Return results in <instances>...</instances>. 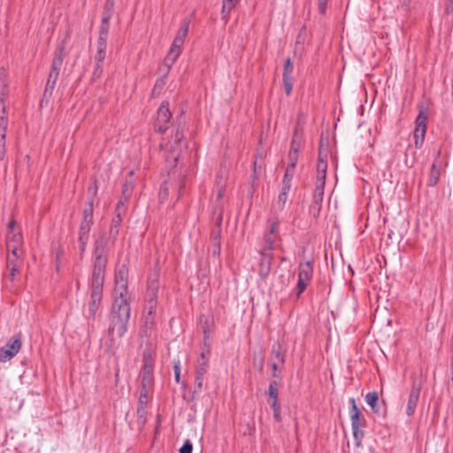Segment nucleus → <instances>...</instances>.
<instances>
[{
    "label": "nucleus",
    "instance_id": "f257e3e1",
    "mask_svg": "<svg viewBox=\"0 0 453 453\" xmlns=\"http://www.w3.org/2000/svg\"><path fill=\"white\" fill-rule=\"evenodd\" d=\"M131 314V306L129 302L124 300L113 301L110 314L108 334L113 336L114 332L119 338H122L127 332Z\"/></svg>",
    "mask_w": 453,
    "mask_h": 453
},
{
    "label": "nucleus",
    "instance_id": "f03ea898",
    "mask_svg": "<svg viewBox=\"0 0 453 453\" xmlns=\"http://www.w3.org/2000/svg\"><path fill=\"white\" fill-rule=\"evenodd\" d=\"M182 113L176 118L178 124L174 127V133L166 143L167 153L165 160L169 165H175L182 151L188 148L187 142L184 140V124L181 123Z\"/></svg>",
    "mask_w": 453,
    "mask_h": 453
},
{
    "label": "nucleus",
    "instance_id": "7ed1b4c3",
    "mask_svg": "<svg viewBox=\"0 0 453 453\" xmlns=\"http://www.w3.org/2000/svg\"><path fill=\"white\" fill-rule=\"evenodd\" d=\"M106 233L102 232L94 242L93 266L91 276L105 277V269L108 263L106 252L109 241Z\"/></svg>",
    "mask_w": 453,
    "mask_h": 453
},
{
    "label": "nucleus",
    "instance_id": "20e7f679",
    "mask_svg": "<svg viewBox=\"0 0 453 453\" xmlns=\"http://www.w3.org/2000/svg\"><path fill=\"white\" fill-rule=\"evenodd\" d=\"M105 277L91 276L88 280L90 288V299L88 303V311H83V316L91 324L96 319V315L102 305L103 290Z\"/></svg>",
    "mask_w": 453,
    "mask_h": 453
},
{
    "label": "nucleus",
    "instance_id": "39448f33",
    "mask_svg": "<svg viewBox=\"0 0 453 453\" xmlns=\"http://www.w3.org/2000/svg\"><path fill=\"white\" fill-rule=\"evenodd\" d=\"M349 402L350 403L349 414L353 438L356 445L360 446L365 436V432L362 428L365 426L366 421L355 399L353 397L349 398Z\"/></svg>",
    "mask_w": 453,
    "mask_h": 453
},
{
    "label": "nucleus",
    "instance_id": "423d86ee",
    "mask_svg": "<svg viewBox=\"0 0 453 453\" xmlns=\"http://www.w3.org/2000/svg\"><path fill=\"white\" fill-rule=\"evenodd\" d=\"M313 265L314 259L312 257L305 261H301L298 265V280L295 288L297 297L304 292L308 284L312 280L314 271Z\"/></svg>",
    "mask_w": 453,
    "mask_h": 453
},
{
    "label": "nucleus",
    "instance_id": "0eeeda50",
    "mask_svg": "<svg viewBox=\"0 0 453 453\" xmlns=\"http://www.w3.org/2000/svg\"><path fill=\"white\" fill-rule=\"evenodd\" d=\"M22 347V334L20 333L14 334L0 349V362L4 363L12 359Z\"/></svg>",
    "mask_w": 453,
    "mask_h": 453
},
{
    "label": "nucleus",
    "instance_id": "6e6552de",
    "mask_svg": "<svg viewBox=\"0 0 453 453\" xmlns=\"http://www.w3.org/2000/svg\"><path fill=\"white\" fill-rule=\"evenodd\" d=\"M172 119V113L169 109V102L163 101L157 109V117L154 122V130L158 134H164L169 127Z\"/></svg>",
    "mask_w": 453,
    "mask_h": 453
},
{
    "label": "nucleus",
    "instance_id": "1a4fd4ad",
    "mask_svg": "<svg viewBox=\"0 0 453 453\" xmlns=\"http://www.w3.org/2000/svg\"><path fill=\"white\" fill-rule=\"evenodd\" d=\"M422 385L423 384L420 379H418L416 376H411V388L408 397L405 411L408 417H412L415 413L419 400Z\"/></svg>",
    "mask_w": 453,
    "mask_h": 453
},
{
    "label": "nucleus",
    "instance_id": "9d476101",
    "mask_svg": "<svg viewBox=\"0 0 453 453\" xmlns=\"http://www.w3.org/2000/svg\"><path fill=\"white\" fill-rule=\"evenodd\" d=\"M142 370L141 385L150 387L153 382L154 358L150 351H144L142 355Z\"/></svg>",
    "mask_w": 453,
    "mask_h": 453
},
{
    "label": "nucleus",
    "instance_id": "9b49d317",
    "mask_svg": "<svg viewBox=\"0 0 453 453\" xmlns=\"http://www.w3.org/2000/svg\"><path fill=\"white\" fill-rule=\"evenodd\" d=\"M159 288V272L155 269L150 272L148 276L145 301H153L157 303V294Z\"/></svg>",
    "mask_w": 453,
    "mask_h": 453
},
{
    "label": "nucleus",
    "instance_id": "f8f14e48",
    "mask_svg": "<svg viewBox=\"0 0 453 453\" xmlns=\"http://www.w3.org/2000/svg\"><path fill=\"white\" fill-rule=\"evenodd\" d=\"M7 250L9 252L7 256V265L10 268V279L12 281L14 280L15 273L22 265V251L20 248H16L15 246L7 248Z\"/></svg>",
    "mask_w": 453,
    "mask_h": 453
},
{
    "label": "nucleus",
    "instance_id": "ddd939ff",
    "mask_svg": "<svg viewBox=\"0 0 453 453\" xmlns=\"http://www.w3.org/2000/svg\"><path fill=\"white\" fill-rule=\"evenodd\" d=\"M65 42H62L57 46L55 50L53 59L51 62L50 71L49 73V75L53 76L54 78H58L59 76L65 58Z\"/></svg>",
    "mask_w": 453,
    "mask_h": 453
},
{
    "label": "nucleus",
    "instance_id": "4468645a",
    "mask_svg": "<svg viewBox=\"0 0 453 453\" xmlns=\"http://www.w3.org/2000/svg\"><path fill=\"white\" fill-rule=\"evenodd\" d=\"M294 65L292 63V60L290 58H287L284 61L283 65V73H282V81H283V87L284 91L287 96H289L292 93L293 90V85H294Z\"/></svg>",
    "mask_w": 453,
    "mask_h": 453
},
{
    "label": "nucleus",
    "instance_id": "2eb2a0df",
    "mask_svg": "<svg viewBox=\"0 0 453 453\" xmlns=\"http://www.w3.org/2000/svg\"><path fill=\"white\" fill-rule=\"evenodd\" d=\"M323 198V184H316V188L313 192L312 202L309 207V213L314 219L318 218L320 214Z\"/></svg>",
    "mask_w": 453,
    "mask_h": 453
},
{
    "label": "nucleus",
    "instance_id": "dca6fc26",
    "mask_svg": "<svg viewBox=\"0 0 453 453\" xmlns=\"http://www.w3.org/2000/svg\"><path fill=\"white\" fill-rule=\"evenodd\" d=\"M260 260L258 265V274L261 279H266L271 272L273 253L271 251L259 250Z\"/></svg>",
    "mask_w": 453,
    "mask_h": 453
},
{
    "label": "nucleus",
    "instance_id": "f3484780",
    "mask_svg": "<svg viewBox=\"0 0 453 453\" xmlns=\"http://www.w3.org/2000/svg\"><path fill=\"white\" fill-rule=\"evenodd\" d=\"M94 211H91V207L84 208L82 211V219L79 227V233L81 234H89L91 227L94 224Z\"/></svg>",
    "mask_w": 453,
    "mask_h": 453
},
{
    "label": "nucleus",
    "instance_id": "a211bd4d",
    "mask_svg": "<svg viewBox=\"0 0 453 453\" xmlns=\"http://www.w3.org/2000/svg\"><path fill=\"white\" fill-rule=\"evenodd\" d=\"M426 121H427V116L424 112V111L421 110L415 120L416 127H415V130H414V136L425 138L426 132Z\"/></svg>",
    "mask_w": 453,
    "mask_h": 453
},
{
    "label": "nucleus",
    "instance_id": "6ab92c4d",
    "mask_svg": "<svg viewBox=\"0 0 453 453\" xmlns=\"http://www.w3.org/2000/svg\"><path fill=\"white\" fill-rule=\"evenodd\" d=\"M125 214L115 212L114 217L112 218L111 224L109 230V235L111 239L112 243L114 244L119 233V228L123 220V216Z\"/></svg>",
    "mask_w": 453,
    "mask_h": 453
},
{
    "label": "nucleus",
    "instance_id": "aec40b11",
    "mask_svg": "<svg viewBox=\"0 0 453 453\" xmlns=\"http://www.w3.org/2000/svg\"><path fill=\"white\" fill-rule=\"evenodd\" d=\"M286 353L287 349L281 342L279 341L273 342L271 354L275 359L274 361L278 362L280 365H284L286 361Z\"/></svg>",
    "mask_w": 453,
    "mask_h": 453
},
{
    "label": "nucleus",
    "instance_id": "412c9836",
    "mask_svg": "<svg viewBox=\"0 0 453 453\" xmlns=\"http://www.w3.org/2000/svg\"><path fill=\"white\" fill-rule=\"evenodd\" d=\"M441 163L438 159L434 160L428 176L427 185L430 187H435L439 181L441 176Z\"/></svg>",
    "mask_w": 453,
    "mask_h": 453
},
{
    "label": "nucleus",
    "instance_id": "4be33fe9",
    "mask_svg": "<svg viewBox=\"0 0 453 453\" xmlns=\"http://www.w3.org/2000/svg\"><path fill=\"white\" fill-rule=\"evenodd\" d=\"M124 300L130 303L131 296L128 294V284H115L113 301Z\"/></svg>",
    "mask_w": 453,
    "mask_h": 453
},
{
    "label": "nucleus",
    "instance_id": "5701e85b",
    "mask_svg": "<svg viewBox=\"0 0 453 453\" xmlns=\"http://www.w3.org/2000/svg\"><path fill=\"white\" fill-rule=\"evenodd\" d=\"M58 78H54L53 76L49 75L48 80L46 82V86L44 88V92L41 100V105L45 102L46 104L49 103L50 99L51 98L53 95V91L55 89L57 81Z\"/></svg>",
    "mask_w": 453,
    "mask_h": 453
},
{
    "label": "nucleus",
    "instance_id": "b1692460",
    "mask_svg": "<svg viewBox=\"0 0 453 453\" xmlns=\"http://www.w3.org/2000/svg\"><path fill=\"white\" fill-rule=\"evenodd\" d=\"M23 244V236L19 231H7L6 234V247L15 246L16 248H21Z\"/></svg>",
    "mask_w": 453,
    "mask_h": 453
},
{
    "label": "nucleus",
    "instance_id": "393cba45",
    "mask_svg": "<svg viewBox=\"0 0 453 453\" xmlns=\"http://www.w3.org/2000/svg\"><path fill=\"white\" fill-rule=\"evenodd\" d=\"M298 156H299V150H296V147L295 149H290L288 152V164L287 165V168L285 170V173L294 174L296 173V166L298 161Z\"/></svg>",
    "mask_w": 453,
    "mask_h": 453
},
{
    "label": "nucleus",
    "instance_id": "a878e982",
    "mask_svg": "<svg viewBox=\"0 0 453 453\" xmlns=\"http://www.w3.org/2000/svg\"><path fill=\"white\" fill-rule=\"evenodd\" d=\"M221 225H222V210L219 209V215L216 217L215 226L211 231V238L212 240V242H220Z\"/></svg>",
    "mask_w": 453,
    "mask_h": 453
},
{
    "label": "nucleus",
    "instance_id": "bb28decb",
    "mask_svg": "<svg viewBox=\"0 0 453 453\" xmlns=\"http://www.w3.org/2000/svg\"><path fill=\"white\" fill-rule=\"evenodd\" d=\"M180 52H181L180 50H177V49H174V48H172V47L170 48V50H168L165 58L164 59V65L166 67V73H169L171 67L176 62V60L179 58Z\"/></svg>",
    "mask_w": 453,
    "mask_h": 453
},
{
    "label": "nucleus",
    "instance_id": "cd10ccee",
    "mask_svg": "<svg viewBox=\"0 0 453 453\" xmlns=\"http://www.w3.org/2000/svg\"><path fill=\"white\" fill-rule=\"evenodd\" d=\"M97 191H98L97 181L96 180H94L91 181V183L88 187V197L86 202L85 208H89V206H90L91 211H94V202H95V198L97 195Z\"/></svg>",
    "mask_w": 453,
    "mask_h": 453
},
{
    "label": "nucleus",
    "instance_id": "c85d7f7f",
    "mask_svg": "<svg viewBox=\"0 0 453 453\" xmlns=\"http://www.w3.org/2000/svg\"><path fill=\"white\" fill-rule=\"evenodd\" d=\"M136 415H137V429L139 432L142 431L144 428L146 423H147V406L145 405H137L136 410Z\"/></svg>",
    "mask_w": 453,
    "mask_h": 453
},
{
    "label": "nucleus",
    "instance_id": "c756f323",
    "mask_svg": "<svg viewBox=\"0 0 453 453\" xmlns=\"http://www.w3.org/2000/svg\"><path fill=\"white\" fill-rule=\"evenodd\" d=\"M365 401L374 413H380V407L379 405V396L376 391L368 392L365 395Z\"/></svg>",
    "mask_w": 453,
    "mask_h": 453
},
{
    "label": "nucleus",
    "instance_id": "7c9ffc66",
    "mask_svg": "<svg viewBox=\"0 0 453 453\" xmlns=\"http://www.w3.org/2000/svg\"><path fill=\"white\" fill-rule=\"evenodd\" d=\"M326 168L327 163L326 160H319L317 165V184H323V188H325V180L326 176Z\"/></svg>",
    "mask_w": 453,
    "mask_h": 453
},
{
    "label": "nucleus",
    "instance_id": "2f4dec72",
    "mask_svg": "<svg viewBox=\"0 0 453 453\" xmlns=\"http://www.w3.org/2000/svg\"><path fill=\"white\" fill-rule=\"evenodd\" d=\"M115 284H128V268L123 265L115 276Z\"/></svg>",
    "mask_w": 453,
    "mask_h": 453
},
{
    "label": "nucleus",
    "instance_id": "473e14b6",
    "mask_svg": "<svg viewBox=\"0 0 453 453\" xmlns=\"http://www.w3.org/2000/svg\"><path fill=\"white\" fill-rule=\"evenodd\" d=\"M241 0H223L221 15L223 19H226L230 12L236 6Z\"/></svg>",
    "mask_w": 453,
    "mask_h": 453
},
{
    "label": "nucleus",
    "instance_id": "72a5a7b5",
    "mask_svg": "<svg viewBox=\"0 0 453 453\" xmlns=\"http://www.w3.org/2000/svg\"><path fill=\"white\" fill-rule=\"evenodd\" d=\"M306 39V27L303 26L298 32L296 39L295 52L303 50V44Z\"/></svg>",
    "mask_w": 453,
    "mask_h": 453
},
{
    "label": "nucleus",
    "instance_id": "f704fd0d",
    "mask_svg": "<svg viewBox=\"0 0 453 453\" xmlns=\"http://www.w3.org/2000/svg\"><path fill=\"white\" fill-rule=\"evenodd\" d=\"M277 239H278V237H276V236H272V235L264 234V246L260 250L266 251V252H268V251L273 252V250H274V245H275V242Z\"/></svg>",
    "mask_w": 453,
    "mask_h": 453
},
{
    "label": "nucleus",
    "instance_id": "c9c22d12",
    "mask_svg": "<svg viewBox=\"0 0 453 453\" xmlns=\"http://www.w3.org/2000/svg\"><path fill=\"white\" fill-rule=\"evenodd\" d=\"M303 137V132L302 129L296 125L294 130L293 137L291 140V145L290 149H295L296 147V150H299V147L302 142Z\"/></svg>",
    "mask_w": 453,
    "mask_h": 453
},
{
    "label": "nucleus",
    "instance_id": "e433bc0d",
    "mask_svg": "<svg viewBox=\"0 0 453 453\" xmlns=\"http://www.w3.org/2000/svg\"><path fill=\"white\" fill-rule=\"evenodd\" d=\"M269 402H279V390L278 382L275 380L270 381L268 388Z\"/></svg>",
    "mask_w": 453,
    "mask_h": 453
},
{
    "label": "nucleus",
    "instance_id": "4c0bfd02",
    "mask_svg": "<svg viewBox=\"0 0 453 453\" xmlns=\"http://www.w3.org/2000/svg\"><path fill=\"white\" fill-rule=\"evenodd\" d=\"M293 178H294V174L284 173L283 180H282V186L280 188V192H284L285 194H289L291 186H292Z\"/></svg>",
    "mask_w": 453,
    "mask_h": 453
},
{
    "label": "nucleus",
    "instance_id": "58836bf2",
    "mask_svg": "<svg viewBox=\"0 0 453 453\" xmlns=\"http://www.w3.org/2000/svg\"><path fill=\"white\" fill-rule=\"evenodd\" d=\"M110 20L111 19H107V18H102L101 25L99 27L98 37L108 38Z\"/></svg>",
    "mask_w": 453,
    "mask_h": 453
},
{
    "label": "nucleus",
    "instance_id": "ea45409f",
    "mask_svg": "<svg viewBox=\"0 0 453 453\" xmlns=\"http://www.w3.org/2000/svg\"><path fill=\"white\" fill-rule=\"evenodd\" d=\"M169 196V185L167 181H164L158 191V200L160 203H165Z\"/></svg>",
    "mask_w": 453,
    "mask_h": 453
},
{
    "label": "nucleus",
    "instance_id": "a19ab883",
    "mask_svg": "<svg viewBox=\"0 0 453 453\" xmlns=\"http://www.w3.org/2000/svg\"><path fill=\"white\" fill-rule=\"evenodd\" d=\"M8 96V84L4 73H0V99L6 100Z\"/></svg>",
    "mask_w": 453,
    "mask_h": 453
},
{
    "label": "nucleus",
    "instance_id": "79ce46f5",
    "mask_svg": "<svg viewBox=\"0 0 453 453\" xmlns=\"http://www.w3.org/2000/svg\"><path fill=\"white\" fill-rule=\"evenodd\" d=\"M114 12V3L112 0H106L104 11H103V18H107V19H111Z\"/></svg>",
    "mask_w": 453,
    "mask_h": 453
},
{
    "label": "nucleus",
    "instance_id": "37998d69",
    "mask_svg": "<svg viewBox=\"0 0 453 453\" xmlns=\"http://www.w3.org/2000/svg\"><path fill=\"white\" fill-rule=\"evenodd\" d=\"M269 224H270L269 229L267 231H265L264 234L280 238V235H279L280 220L276 219V220L271 221Z\"/></svg>",
    "mask_w": 453,
    "mask_h": 453
},
{
    "label": "nucleus",
    "instance_id": "c03bdc74",
    "mask_svg": "<svg viewBox=\"0 0 453 453\" xmlns=\"http://www.w3.org/2000/svg\"><path fill=\"white\" fill-rule=\"evenodd\" d=\"M269 404L273 411V419L278 423L281 422L280 403L274 400V402H269Z\"/></svg>",
    "mask_w": 453,
    "mask_h": 453
},
{
    "label": "nucleus",
    "instance_id": "a18cd8bd",
    "mask_svg": "<svg viewBox=\"0 0 453 453\" xmlns=\"http://www.w3.org/2000/svg\"><path fill=\"white\" fill-rule=\"evenodd\" d=\"M88 240L89 234H78V246L81 255H83L85 252Z\"/></svg>",
    "mask_w": 453,
    "mask_h": 453
},
{
    "label": "nucleus",
    "instance_id": "49530a36",
    "mask_svg": "<svg viewBox=\"0 0 453 453\" xmlns=\"http://www.w3.org/2000/svg\"><path fill=\"white\" fill-rule=\"evenodd\" d=\"M203 379H204V376H200V375L196 374L193 396H192L191 400H193L195 398V395L201 393V391L203 389Z\"/></svg>",
    "mask_w": 453,
    "mask_h": 453
},
{
    "label": "nucleus",
    "instance_id": "de8ad7c7",
    "mask_svg": "<svg viewBox=\"0 0 453 453\" xmlns=\"http://www.w3.org/2000/svg\"><path fill=\"white\" fill-rule=\"evenodd\" d=\"M189 23L190 22L188 19L183 20L181 27L179 29V31L177 32L175 37L185 41L188 32Z\"/></svg>",
    "mask_w": 453,
    "mask_h": 453
},
{
    "label": "nucleus",
    "instance_id": "09e8293b",
    "mask_svg": "<svg viewBox=\"0 0 453 453\" xmlns=\"http://www.w3.org/2000/svg\"><path fill=\"white\" fill-rule=\"evenodd\" d=\"M128 199H129V196H122V197L119 199V201L118 202V203L116 205L115 212L126 214V212H127V205L126 204H127Z\"/></svg>",
    "mask_w": 453,
    "mask_h": 453
},
{
    "label": "nucleus",
    "instance_id": "8fccbe9b",
    "mask_svg": "<svg viewBox=\"0 0 453 453\" xmlns=\"http://www.w3.org/2000/svg\"><path fill=\"white\" fill-rule=\"evenodd\" d=\"M149 388L150 387L142 386V389L140 391V395H139L137 405H145V406H147Z\"/></svg>",
    "mask_w": 453,
    "mask_h": 453
},
{
    "label": "nucleus",
    "instance_id": "3c124183",
    "mask_svg": "<svg viewBox=\"0 0 453 453\" xmlns=\"http://www.w3.org/2000/svg\"><path fill=\"white\" fill-rule=\"evenodd\" d=\"M288 199V194H285L284 192L279 193V196H278V198L276 201V205L279 210L282 211L284 209Z\"/></svg>",
    "mask_w": 453,
    "mask_h": 453
},
{
    "label": "nucleus",
    "instance_id": "603ef678",
    "mask_svg": "<svg viewBox=\"0 0 453 453\" xmlns=\"http://www.w3.org/2000/svg\"><path fill=\"white\" fill-rule=\"evenodd\" d=\"M103 65H104V63L95 62V66H94V70H93V73H92L93 81H96L102 76L103 72H104Z\"/></svg>",
    "mask_w": 453,
    "mask_h": 453
},
{
    "label": "nucleus",
    "instance_id": "864d4df0",
    "mask_svg": "<svg viewBox=\"0 0 453 453\" xmlns=\"http://www.w3.org/2000/svg\"><path fill=\"white\" fill-rule=\"evenodd\" d=\"M208 362H197L196 366V374L204 376L207 372Z\"/></svg>",
    "mask_w": 453,
    "mask_h": 453
},
{
    "label": "nucleus",
    "instance_id": "5fc2aeb1",
    "mask_svg": "<svg viewBox=\"0 0 453 453\" xmlns=\"http://www.w3.org/2000/svg\"><path fill=\"white\" fill-rule=\"evenodd\" d=\"M134 184L131 181H126L122 188V196H131Z\"/></svg>",
    "mask_w": 453,
    "mask_h": 453
},
{
    "label": "nucleus",
    "instance_id": "6e6d98bb",
    "mask_svg": "<svg viewBox=\"0 0 453 453\" xmlns=\"http://www.w3.org/2000/svg\"><path fill=\"white\" fill-rule=\"evenodd\" d=\"M143 324L146 329H151L155 324V317L143 315Z\"/></svg>",
    "mask_w": 453,
    "mask_h": 453
},
{
    "label": "nucleus",
    "instance_id": "4d7b16f0",
    "mask_svg": "<svg viewBox=\"0 0 453 453\" xmlns=\"http://www.w3.org/2000/svg\"><path fill=\"white\" fill-rule=\"evenodd\" d=\"M193 444L190 440H186L180 449V453H192Z\"/></svg>",
    "mask_w": 453,
    "mask_h": 453
},
{
    "label": "nucleus",
    "instance_id": "13d9d810",
    "mask_svg": "<svg viewBox=\"0 0 453 453\" xmlns=\"http://www.w3.org/2000/svg\"><path fill=\"white\" fill-rule=\"evenodd\" d=\"M107 38L98 37L96 43V50L106 51Z\"/></svg>",
    "mask_w": 453,
    "mask_h": 453
},
{
    "label": "nucleus",
    "instance_id": "bf43d9fd",
    "mask_svg": "<svg viewBox=\"0 0 453 453\" xmlns=\"http://www.w3.org/2000/svg\"><path fill=\"white\" fill-rule=\"evenodd\" d=\"M212 256L215 257H219L221 252V242H213L212 243Z\"/></svg>",
    "mask_w": 453,
    "mask_h": 453
},
{
    "label": "nucleus",
    "instance_id": "052dcab7",
    "mask_svg": "<svg viewBox=\"0 0 453 453\" xmlns=\"http://www.w3.org/2000/svg\"><path fill=\"white\" fill-rule=\"evenodd\" d=\"M0 117H3L4 119L8 118L6 104L4 99H0Z\"/></svg>",
    "mask_w": 453,
    "mask_h": 453
},
{
    "label": "nucleus",
    "instance_id": "680f3d73",
    "mask_svg": "<svg viewBox=\"0 0 453 453\" xmlns=\"http://www.w3.org/2000/svg\"><path fill=\"white\" fill-rule=\"evenodd\" d=\"M173 371H174L175 381L176 382H180V361H177V362L174 363Z\"/></svg>",
    "mask_w": 453,
    "mask_h": 453
},
{
    "label": "nucleus",
    "instance_id": "e2e57ef3",
    "mask_svg": "<svg viewBox=\"0 0 453 453\" xmlns=\"http://www.w3.org/2000/svg\"><path fill=\"white\" fill-rule=\"evenodd\" d=\"M5 145H6V139L0 137V160H4V158L5 157V152H6Z\"/></svg>",
    "mask_w": 453,
    "mask_h": 453
},
{
    "label": "nucleus",
    "instance_id": "0e129e2a",
    "mask_svg": "<svg viewBox=\"0 0 453 453\" xmlns=\"http://www.w3.org/2000/svg\"><path fill=\"white\" fill-rule=\"evenodd\" d=\"M444 13L446 15L453 13V0L445 1Z\"/></svg>",
    "mask_w": 453,
    "mask_h": 453
},
{
    "label": "nucleus",
    "instance_id": "69168bd1",
    "mask_svg": "<svg viewBox=\"0 0 453 453\" xmlns=\"http://www.w3.org/2000/svg\"><path fill=\"white\" fill-rule=\"evenodd\" d=\"M319 5V12L321 14H325L327 7V0H317Z\"/></svg>",
    "mask_w": 453,
    "mask_h": 453
},
{
    "label": "nucleus",
    "instance_id": "338daca9",
    "mask_svg": "<svg viewBox=\"0 0 453 453\" xmlns=\"http://www.w3.org/2000/svg\"><path fill=\"white\" fill-rule=\"evenodd\" d=\"M106 57V51L96 50V54L95 56V62L104 63Z\"/></svg>",
    "mask_w": 453,
    "mask_h": 453
},
{
    "label": "nucleus",
    "instance_id": "774afa93",
    "mask_svg": "<svg viewBox=\"0 0 453 453\" xmlns=\"http://www.w3.org/2000/svg\"><path fill=\"white\" fill-rule=\"evenodd\" d=\"M253 365L256 369H257L259 372H262L264 369V357H261L260 359L254 358L253 360Z\"/></svg>",
    "mask_w": 453,
    "mask_h": 453
}]
</instances>
